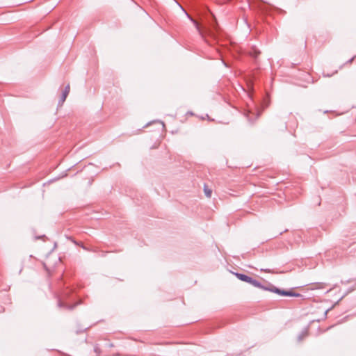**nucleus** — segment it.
<instances>
[{"mask_svg": "<svg viewBox=\"0 0 356 356\" xmlns=\"http://www.w3.org/2000/svg\"><path fill=\"white\" fill-rule=\"evenodd\" d=\"M71 289H67L64 292L62 293L61 295L59 296L58 298V306L59 307H62L66 309L72 310L77 305L81 303V301L75 303V304H70L67 302V299L72 293Z\"/></svg>", "mask_w": 356, "mask_h": 356, "instance_id": "nucleus-1", "label": "nucleus"}, {"mask_svg": "<svg viewBox=\"0 0 356 356\" xmlns=\"http://www.w3.org/2000/svg\"><path fill=\"white\" fill-rule=\"evenodd\" d=\"M269 286H266V288H264V290L274 292L275 293H277L279 295L283 296H292V297H299L301 296L300 293H294L292 291H286L278 289L273 285L269 284Z\"/></svg>", "mask_w": 356, "mask_h": 356, "instance_id": "nucleus-2", "label": "nucleus"}, {"mask_svg": "<svg viewBox=\"0 0 356 356\" xmlns=\"http://www.w3.org/2000/svg\"><path fill=\"white\" fill-rule=\"evenodd\" d=\"M235 275L240 280L248 282L255 287H257V288H259V289H261L264 290V288H266V286H263L259 281H257L245 274L236 273Z\"/></svg>", "mask_w": 356, "mask_h": 356, "instance_id": "nucleus-3", "label": "nucleus"}, {"mask_svg": "<svg viewBox=\"0 0 356 356\" xmlns=\"http://www.w3.org/2000/svg\"><path fill=\"white\" fill-rule=\"evenodd\" d=\"M70 84H67L65 86V89H64V90H63V92L62 93V96H61L60 99L58 101V105L59 106L63 105V104L65 102V99H66V98H67V95H68V94L70 92Z\"/></svg>", "mask_w": 356, "mask_h": 356, "instance_id": "nucleus-4", "label": "nucleus"}, {"mask_svg": "<svg viewBox=\"0 0 356 356\" xmlns=\"http://www.w3.org/2000/svg\"><path fill=\"white\" fill-rule=\"evenodd\" d=\"M260 51L255 47H251L248 51V54L254 58H256L260 54Z\"/></svg>", "mask_w": 356, "mask_h": 356, "instance_id": "nucleus-5", "label": "nucleus"}, {"mask_svg": "<svg viewBox=\"0 0 356 356\" xmlns=\"http://www.w3.org/2000/svg\"><path fill=\"white\" fill-rule=\"evenodd\" d=\"M210 26V28H205V31L208 33L209 35L214 36L215 33L213 32V30L216 29L215 22L213 21L212 23H211Z\"/></svg>", "mask_w": 356, "mask_h": 356, "instance_id": "nucleus-6", "label": "nucleus"}, {"mask_svg": "<svg viewBox=\"0 0 356 356\" xmlns=\"http://www.w3.org/2000/svg\"><path fill=\"white\" fill-rule=\"evenodd\" d=\"M191 20L193 22V24H195V27H196V29L197 30V31L199 32V33L202 36L204 37V31H203L202 29V28L200 27V25L199 24V23L195 21V19L191 18Z\"/></svg>", "mask_w": 356, "mask_h": 356, "instance_id": "nucleus-7", "label": "nucleus"}, {"mask_svg": "<svg viewBox=\"0 0 356 356\" xmlns=\"http://www.w3.org/2000/svg\"><path fill=\"white\" fill-rule=\"evenodd\" d=\"M308 335V331L307 329H305L301 332V333L298 336V341L299 342L302 341Z\"/></svg>", "mask_w": 356, "mask_h": 356, "instance_id": "nucleus-8", "label": "nucleus"}, {"mask_svg": "<svg viewBox=\"0 0 356 356\" xmlns=\"http://www.w3.org/2000/svg\"><path fill=\"white\" fill-rule=\"evenodd\" d=\"M204 191L205 195L207 197H211V193H212V191L211 189H209L206 185H204Z\"/></svg>", "mask_w": 356, "mask_h": 356, "instance_id": "nucleus-9", "label": "nucleus"}, {"mask_svg": "<svg viewBox=\"0 0 356 356\" xmlns=\"http://www.w3.org/2000/svg\"><path fill=\"white\" fill-rule=\"evenodd\" d=\"M94 351L97 354V356H99L101 353V350L97 346H95L94 347Z\"/></svg>", "mask_w": 356, "mask_h": 356, "instance_id": "nucleus-10", "label": "nucleus"}, {"mask_svg": "<svg viewBox=\"0 0 356 356\" xmlns=\"http://www.w3.org/2000/svg\"><path fill=\"white\" fill-rule=\"evenodd\" d=\"M157 122L162 124L163 127H165V124L163 122H161V121H157Z\"/></svg>", "mask_w": 356, "mask_h": 356, "instance_id": "nucleus-11", "label": "nucleus"}, {"mask_svg": "<svg viewBox=\"0 0 356 356\" xmlns=\"http://www.w3.org/2000/svg\"><path fill=\"white\" fill-rule=\"evenodd\" d=\"M354 58H352L351 59L349 60L348 63H351L353 60Z\"/></svg>", "mask_w": 356, "mask_h": 356, "instance_id": "nucleus-12", "label": "nucleus"}]
</instances>
